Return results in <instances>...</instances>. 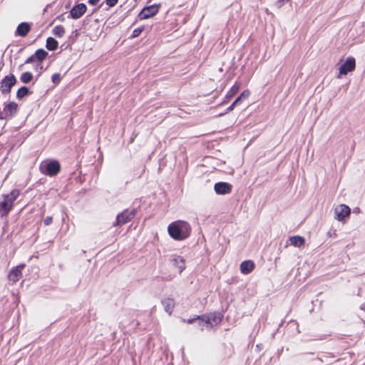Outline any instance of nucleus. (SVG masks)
Listing matches in <instances>:
<instances>
[{"label":"nucleus","instance_id":"f257e3e1","mask_svg":"<svg viewBox=\"0 0 365 365\" xmlns=\"http://www.w3.org/2000/svg\"><path fill=\"white\" fill-rule=\"evenodd\" d=\"M168 232L173 239L183 240L190 235L191 227L187 222L177 220L168 225Z\"/></svg>","mask_w":365,"mask_h":365},{"label":"nucleus","instance_id":"f03ea898","mask_svg":"<svg viewBox=\"0 0 365 365\" xmlns=\"http://www.w3.org/2000/svg\"><path fill=\"white\" fill-rule=\"evenodd\" d=\"M18 190H13L10 193L3 195L4 200L0 202V215L5 216L11 210L14 201L19 196Z\"/></svg>","mask_w":365,"mask_h":365},{"label":"nucleus","instance_id":"7ed1b4c3","mask_svg":"<svg viewBox=\"0 0 365 365\" xmlns=\"http://www.w3.org/2000/svg\"><path fill=\"white\" fill-rule=\"evenodd\" d=\"M39 169L44 175L54 176L59 173L61 165L57 160H46L41 163Z\"/></svg>","mask_w":365,"mask_h":365},{"label":"nucleus","instance_id":"20e7f679","mask_svg":"<svg viewBox=\"0 0 365 365\" xmlns=\"http://www.w3.org/2000/svg\"><path fill=\"white\" fill-rule=\"evenodd\" d=\"M199 326L201 329L211 328L215 325L219 324L221 321V316L218 313H212L207 315H203L201 317H198Z\"/></svg>","mask_w":365,"mask_h":365},{"label":"nucleus","instance_id":"39448f33","mask_svg":"<svg viewBox=\"0 0 365 365\" xmlns=\"http://www.w3.org/2000/svg\"><path fill=\"white\" fill-rule=\"evenodd\" d=\"M18 105L14 102H11L6 105L3 109L0 108V119L6 120L11 118L16 112Z\"/></svg>","mask_w":365,"mask_h":365},{"label":"nucleus","instance_id":"423d86ee","mask_svg":"<svg viewBox=\"0 0 365 365\" xmlns=\"http://www.w3.org/2000/svg\"><path fill=\"white\" fill-rule=\"evenodd\" d=\"M350 208L344 204L339 205L334 208L335 218L339 221H343L350 215Z\"/></svg>","mask_w":365,"mask_h":365},{"label":"nucleus","instance_id":"0eeeda50","mask_svg":"<svg viewBox=\"0 0 365 365\" xmlns=\"http://www.w3.org/2000/svg\"><path fill=\"white\" fill-rule=\"evenodd\" d=\"M133 216L134 214L133 212H129L128 210H125L117 215L115 222L113 223V225L121 226L130 221Z\"/></svg>","mask_w":365,"mask_h":365},{"label":"nucleus","instance_id":"6e6552de","mask_svg":"<svg viewBox=\"0 0 365 365\" xmlns=\"http://www.w3.org/2000/svg\"><path fill=\"white\" fill-rule=\"evenodd\" d=\"M355 66V59L352 57L347 58L339 68V75H346L348 72L354 71Z\"/></svg>","mask_w":365,"mask_h":365},{"label":"nucleus","instance_id":"1a4fd4ad","mask_svg":"<svg viewBox=\"0 0 365 365\" xmlns=\"http://www.w3.org/2000/svg\"><path fill=\"white\" fill-rule=\"evenodd\" d=\"M158 11V7L156 5H151L145 7L138 14L140 19H147L155 15Z\"/></svg>","mask_w":365,"mask_h":365},{"label":"nucleus","instance_id":"9d476101","mask_svg":"<svg viewBox=\"0 0 365 365\" xmlns=\"http://www.w3.org/2000/svg\"><path fill=\"white\" fill-rule=\"evenodd\" d=\"M16 79L14 75L6 76L1 82V90L3 93H9L11 87L16 83Z\"/></svg>","mask_w":365,"mask_h":365},{"label":"nucleus","instance_id":"9b49d317","mask_svg":"<svg viewBox=\"0 0 365 365\" xmlns=\"http://www.w3.org/2000/svg\"><path fill=\"white\" fill-rule=\"evenodd\" d=\"M214 190L217 195H226L231 192L232 185L227 182H219L215 184Z\"/></svg>","mask_w":365,"mask_h":365},{"label":"nucleus","instance_id":"f8f14e48","mask_svg":"<svg viewBox=\"0 0 365 365\" xmlns=\"http://www.w3.org/2000/svg\"><path fill=\"white\" fill-rule=\"evenodd\" d=\"M24 264H20L13 268L9 274V280L13 282H16L19 281L21 277L22 270L24 269Z\"/></svg>","mask_w":365,"mask_h":365},{"label":"nucleus","instance_id":"ddd939ff","mask_svg":"<svg viewBox=\"0 0 365 365\" xmlns=\"http://www.w3.org/2000/svg\"><path fill=\"white\" fill-rule=\"evenodd\" d=\"M86 11V6L81 3L75 6L70 11L71 16L74 19L81 18Z\"/></svg>","mask_w":365,"mask_h":365},{"label":"nucleus","instance_id":"4468645a","mask_svg":"<svg viewBox=\"0 0 365 365\" xmlns=\"http://www.w3.org/2000/svg\"><path fill=\"white\" fill-rule=\"evenodd\" d=\"M170 262L173 266L178 268L179 273H181L185 269V259L180 256L173 255Z\"/></svg>","mask_w":365,"mask_h":365},{"label":"nucleus","instance_id":"2eb2a0df","mask_svg":"<svg viewBox=\"0 0 365 365\" xmlns=\"http://www.w3.org/2000/svg\"><path fill=\"white\" fill-rule=\"evenodd\" d=\"M255 268V263L252 260H246L240 264V272L244 274H250Z\"/></svg>","mask_w":365,"mask_h":365},{"label":"nucleus","instance_id":"dca6fc26","mask_svg":"<svg viewBox=\"0 0 365 365\" xmlns=\"http://www.w3.org/2000/svg\"><path fill=\"white\" fill-rule=\"evenodd\" d=\"M30 31V26L28 23H26V22H23V23H21L17 29H16V35H18V36H26L28 33Z\"/></svg>","mask_w":365,"mask_h":365},{"label":"nucleus","instance_id":"f3484780","mask_svg":"<svg viewBox=\"0 0 365 365\" xmlns=\"http://www.w3.org/2000/svg\"><path fill=\"white\" fill-rule=\"evenodd\" d=\"M289 241L290 245L295 247H300L305 243V239L299 235L290 237Z\"/></svg>","mask_w":365,"mask_h":365},{"label":"nucleus","instance_id":"a211bd4d","mask_svg":"<svg viewBox=\"0 0 365 365\" xmlns=\"http://www.w3.org/2000/svg\"><path fill=\"white\" fill-rule=\"evenodd\" d=\"M162 304L164 307L165 311L170 315L174 307L173 299L170 298L165 299L163 301H162Z\"/></svg>","mask_w":365,"mask_h":365},{"label":"nucleus","instance_id":"6ab92c4d","mask_svg":"<svg viewBox=\"0 0 365 365\" xmlns=\"http://www.w3.org/2000/svg\"><path fill=\"white\" fill-rule=\"evenodd\" d=\"M58 46V41L53 37H48L46 40V48L49 51H55Z\"/></svg>","mask_w":365,"mask_h":365},{"label":"nucleus","instance_id":"aec40b11","mask_svg":"<svg viewBox=\"0 0 365 365\" xmlns=\"http://www.w3.org/2000/svg\"><path fill=\"white\" fill-rule=\"evenodd\" d=\"M53 34L58 38H61L65 34V29L63 26H56L52 30Z\"/></svg>","mask_w":365,"mask_h":365},{"label":"nucleus","instance_id":"412c9836","mask_svg":"<svg viewBox=\"0 0 365 365\" xmlns=\"http://www.w3.org/2000/svg\"><path fill=\"white\" fill-rule=\"evenodd\" d=\"M34 55L36 58L40 61H42L46 58L48 53L43 49H38Z\"/></svg>","mask_w":365,"mask_h":365},{"label":"nucleus","instance_id":"4be33fe9","mask_svg":"<svg viewBox=\"0 0 365 365\" xmlns=\"http://www.w3.org/2000/svg\"><path fill=\"white\" fill-rule=\"evenodd\" d=\"M20 79L24 83H29L33 79V75L30 72H24L21 74Z\"/></svg>","mask_w":365,"mask_h":365},{"label":"nucleus","instance_id":"5701e85b","mask_svg":"<svg viewBox=\"0 0 365 365\" xmlns=\"http://www.w3.org/2000/svg\"><path fill=\"white\" fill-rule=\"evenodd\" d=\"M29 88L23 86L18 90L16 96L18 98H22L24 96H27L29 94Z\"/></svg>","mask_w":365,"mask_h":365},{"label":"nucleus","instance_id":"b1692460","mask_svg":"<svg viewBox=\"0 0 365 365\" xmlns=\"http://www.w3.org/2000/svg\"><path fill=\"white\" fill-rule=\"evenodd\" d=\"M240 89V86L237 85V83L235 84L231 88L230 90L228 91L227 93V97L229 98L233 97L239 91Z\"/></svg>","mask_w":365,"mask_h":365},{"label":"nucleus","instance_id":"393cba45","mask_svg":"<svg viewBox=\"0 0 365 365\" xmlns=\"http://www.w3.org/2000/svg\"><path fill=\"white\" fill-rule=\"evenodd\" d=\"M143 31V27H139V28L135 29L133 31L131 37L132 38H136V37L139 36Z\"/></svg>","mask_w":365,"mask_h":365},{"label":"nucleus","instance_id":"a878e982","mask_svg":"<svg viewBox=\"0 0 365 365\" xmlns=\"http://www.w3.org/2000/svg\"><path fill=\"white\" fill-rule=\"evenodd\" d=\"M61 75L59 73H54L52 76V81L55 84H58L61 81Z\"/></svg>","mask_w":365,"mask_h":365},{"label":"nucleus","instance_id":"bb28decb","mask_svg":"<svg viewBox=\"0 0 365 365\" xmlns=\"http://www.w3.org/2000/svg\"><path fill=\"white\" fill-rule=\"evenodd\" d=\"M250 96V91H243L239 97L243 101L246 98H247Z\"/></svg>","mask_w":365,"mask_h":365},{"label":"nucleus","instance_id":"cd10ccee","mask_svg":"<svg viewBox=\"0 0 365 365\" xmlns=\"http://www.w3.org/2000/svg\"><path fill=\"white\" fill-rule=\"evenodd\" d=\"M118 0H106V4L110 7L114 6L118 3Z\"/></svg>","mask_w":365,"mask_h":365},{"label":"nucleus","instance_id":"c85d7f7f","mask_svg":"<svg viewBox=\"0 0 365 365\" xmlns=\"http://www.w3.org/2000/svg\"><path fill=\"white\" fill-rule=\"evenodd\" d=\"M53 219L51 217H46L44 220L43 223L45 225H49L52 223Z\"/></svg>","mask_w":365,"mask_h":365},{"label":"nucleus","instance_id":"c756f323","mask_svg":"<svg viewBox=\"0 0 365 365\" xmlns=\"http://www.w3.org/2000/svg\"><path fill=\"white\" fill-rule=\"evenodd\" d=\"M101 0H88V4L92 6H96L99 4Z\"/></svg>","mask_w":365,"mask_h":365},{"label":"nucleus","instance_id":"7c9ffc66","mask_svg":"<svg viewBox=\"0 0 365 365\" xmlns=\"http://www.w3.org/2000/svg\"><path fill=\"white\" fill-rule=\"evenodd\" d=\"M35 58H35L34 55H32L31 56L29 57V58L26 60L25 63H30L33 62V61H34V59H35Z\"/></svg>","mask_w":365,"mask_h":365},{"label":"nucleus","instance_id":"2f4dec72","mask_svg":"<svg viewBox=\"0 0 365 365\" xmlns=\"http://www.w3.org/2000/svg\"><path fill=\"white\" fill-rule=\"evenodd\" d=\"M242 100L238 96L234 101V105H239Z\"/></svg>","mask_w":365,"mask_h":365},{"label":"nucleus","instance_id":"473e14b6","mask_svg":"<svg viewBox=\"0 0 365 365\" xmlns=\"http://www.w3.org/2000/svg\"><path fill=\"white\" fill-rule=\"evenodd\" d=\"M197 319L199 321V319L197 318ZM196 320V319H189L187 320H184L185 322L187 323V324H192Z\"/></svg>","mask_w":365,"mask_h":365},{"label":"nucleus","instance_id":"72a5a7b5","mask_svg":"<svg viewBox=\"0 0 365 365\" xmlns=\"http://www.w3.org/2000/svg\"><path fill=\"white\" fill-rule=\"evenodd\" d=\"M237 105H234V102L228 107L227 110L231 111Z\"/></svg>","mask_w":365,"mask_h":365},{"label":"nucleus","instance_id":"f704fd0d","mask_svg":"<svg viewBox=\"0 0 365 365\" xmlns=\"http://www.w3.org/2000/svg\"><path fill=\"white\" fill-rule=\"evenodd\" d=\"M38 66H39V68L41 70L43 66L41 65H38Z\"/></svg>","mask_w":365,"mask_h":365},{"label":"nucleus","instance_id":"c9c22d12","mask_svg":"<svg viewBox=\"0 0 365 365\" xmlns=\"http://www.w3.org/2000/svg\"><path fill=\"white\" fill-rule=\"evenodd\" d=\"M1 133H1V132H0V135H1Z\"/></svg>","mask_w":365,"mask_h":365}]
</instances>
